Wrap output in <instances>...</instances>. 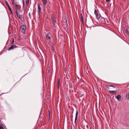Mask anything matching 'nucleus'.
Returning a JSON list of instances; mask_svg holds the SVG:
<instances>
[{
	"label": "nucleus",
	"mask_w": 129,
	"mask_h": 129,
	"mask_svg": "<svg viewBox=\"0 0 129 129\" xmlns=\"http://www.w3.org/2000/svg\"><path fill=\"white\" fill-rule=\"evenodd\" d=\"M94 13L96 16V18L98 19L100 18V15L98 13L96 9H95L94 11Z\"/></svg>",
	"instance_id": "1"
},
{
	"label": "nucleus",
	"mask_w": 129,
	"mask_h": 129,
	"mask_svg": "<svg viewBox=\"0 0 129 129\" xmlns=\"http://www.w3.org/2000/svg\"><path fill=\"white\" fill-rule=\"evenodd\" d=\"M51 18L53 20V22L54 25L55 24L56 22L55 17L54 15H52L51 16Z\"/></svg>",
	"instance_id": "2"
},
{
	"label": "nucleus",
	"mask_w": 129,
	"mask_h": 129,
	"mask_svg": "<svg viewBox=\"0 0 129 129\" xmlns=\"http://www.w3.org/2000/svg\"><path fill=\"white\" fill-rule=\"evenodd\" d=\"M21 29L22 32L24 31L26 29V27L24 25H22L21 27Z\"/></svg>",
	"instance_id": "3"
},
{
	"label": "nucleus",
	"mask_w": 129,
	"mask_h": 129,
	"mask_svg": "<svg viewBox=\"0 0 129 129\" xmlns=\"http://www.w3.org/2000/svg\"><path fill=\"white\" fill-rule=\"evenodd\" d=\"M16 13L18 17L20 19H22V18H23L22 15H21L17 13V11H16Z\"/></svg>",
	"instance_id": "4"
},
{
	"label": "nucleus",
	"mask_w": 129,
	"mask_h": 129,
	"mask_svg": "<svg viewBox=\"0 0 129 129\" xmlns=\"http://www.w3.org/2000/svg\"><path fill=\"white\" fill-rule=\"evenodd\" d=\"M16 46L15 45H13L10 47L9 49V50L13 49L14 48H16Z\"/></svg>",
	"instance_id": "5"
},
{
	"label": "nucleus",
	"mask_w": 129,
	"mask_h": 129,
	"mask_svg": "<svg viewBox=\"0 0 129 129\" xmlns=\"http://www.w3.org/2000/svg\"><path fill=\"white\" fill-rule=\"evenodd\" d=\"M37 6L38 7V9L37 10V11L39 13L41 11V8L39 4H38L37 5Z\"/></svg>",
	"instance_id": "6"
},
{
	"label": "nucleus",
	"mask_w": 129,
	"mask_h": 129,
	"mask_svg": "<svg viewBox=\"0 0 129 129\" xmlns=\"http://www.w3.org/2000/svg\"><path fill=\"white\" fill-rule=\"evenodd\" d=\"M42 1L43 3V5H46L47 3V0H41Z\"/></svg>",
	"instance_id": "7"
},
{
	"label": "nucleus",
	"mask_w": 129,
	"mask_h": 129,
	"mask_svg": "<svg viewBox=\"0 0 129 129\" xmlns=\"http://www.w3.org/2000/svg\"><path fill=\"white\" fill-rule=\"evenodd\" d=\"M78 111H77L76 112V117H75V123L76 122V121L77 119V117H78Z\"/></svg>",
	"instance_id": "8"
},
{
	"label": "nucleus",
	"mask_w": 129,
	"mask_h": 129,
	"mask_svg": "<svg viewBox=\"0 0 129 129\" xmlns=\"http://www.w3.org/2000/svg\"><path fill=\"white\" fill-rule=\"evenodd\" d=\"M46 38L47 40L49 39H50V37L47 34L46 35Z\"/></svg>",
	"instance_id": "9"
},
{
	"label": "nucleus",
	"mask_w": 129,
	"mask_h": 129,
	"mask_svg": "<svg viewBox=\"0 0 129 129\" xmlns=\"http://www.w3.org/2000/svg\"><path fill=\"white\" fill-rule=\"evenodd\" d=\"M121 97V96L119 95H117L116 97L117 99L118 100H119Z\"/></svg>",
	"instance_id": "10"
},
{
	"label": "nucleus",
	"mask_w": 129,
	"mask_h": 129,
	"mask_svg": "<svg viewBox=\"0 0 129 129\" xmlns=\"http://www.w3.org/2000/svg\"><path fill=\"white\" fill-rule=\"evenodd\" d=\"M6 4H7V5L8 7V8H9V10H11V8H10V7L9 5L8 4V2H7V1H6Z\"/></svg>",
	"instance_id": "11"
},
{
	"label": "nucleus",
	"mask_w": 129,
	"mask_h": 129,
	"mask_svg": "<svg viewBox=\"0 0 129 129\" xmlns=\"http://www.w3.org/2000/svg\"><path fill=\"white\" fill-rule=\"evenodd\" d=\"M80 17H81V19L82 20V22H83V17L82 14H80Z\"/></svg>",
	"instance_id": "12"
},
{
	"label": "nucleus",
	"mask_w": 129,
	"mask_h": 129,
	"mask_svg": "<svg viewBox=\"0 0 129 129\" xmlns=\"http://www.w3.org/2000/svg\"><path fill=\"white\" fill-rule=\"evenodd\" d=\"M116 91H110V90L109 91V92L110 93H115L116 92Z\"/></svg>",
	"instance_id": "13"
},
{
	"label": "nucleus",
	"mask_w": 129,
	"mask_h": 129,
	"mask_svg": "<svg viewBox=\"0 0 129 129\" xmlns=\"http://www.w3.org/2000/svg\"><path fill=\"white\" fill-rule=\"evenodd\" d=\"M126 98L128 100H129V93H128L126 95Z\"/></svg>",
	"instance_id": "14"
},
{
	"label": "nucleus",
	"mask_w": 129,
	"mask_h": 129,
	"mask_svg": "<svg viewBox=\"0 0 129 129\" xmlns=\"http://www.w3.org/2000/svg\"><path fill=\"white\" fill-rule=\"evenodd\" d=\"M29 0H26L25 2L26 4L28 5V4L29 2Z\"/></svg>",
	"instance_id": "15"
},
{
	"label": "nucleus",
	"mask_w": 129,
	"mask_h": 129,
	"mask_svg": "<svg viewBox=\"0 0 129 129\" xmlns=\"http://www.w3.org/2000/svg\"><path fill=\"white\" fill-rule=\"evenodd\" d=\"M0 129H4L3 127L2 126H0Z\"/></svg>",
	"instance_id": "16"
},
{
	"label": "nucleus",
	"mask_w": 129,
	"mask_h": 129,
	"mask_svg": "<svg viewBox=\"0 0 129 129\" xmlns=\"http://www.w3.org/2000/svg\"><path fill=\"white\" fill-rule=\"evenodd\" d=\"M14 0H12V4H14Z\"/></svg>",
	"instance_id": "17"
},
{
	"label": "nucleus",
	"mask_w": 129,
	"mask_h": 129,
	"mask_svg": "<svg viewBox=\"0 0 129 129\" xmlns=\"http://www.w3.org/2000/svg\"><path fill=\"white\" fill-rule=\"evenodd\" d=\"M10 12H11V13H12V14H13V12H12L11 10H11H10Z\"/></svg>",
	"instance_id": "18"
},
{
	"label": "nucleus",
	"mask_w": 129,
	"mask_h": 129,
	"mask_svg": "<svg viewBox=\"0 0 129 129\" xmlns=\"http://www.w3.org/2000/svg\"><path fill=\"white\" fill-rule=\"evenodd\" d=\"M106 1L107 2H109L110 0H106Z\"/></svg>",
	"instance_id": "19"
},
{
	"label": "nucleus",
	"mask_w": 129,
	"mask_h": 129,
	"mask_svg": "<svg viewBox=\"0 0 129 129\" xmlns=\"http://www.w3.org/2000/svg\"><path fill=\"white\" fill-rule=\"evenodd\" d=\"M126 32H127V34H128V30H126Z\"/></svg>",
	"instance_id": "20"
},
{
	"label": "nucleus",
	"mask_w": 129,
	"mask_h": 129,
	"mask_svg": "<svg viewBox=\"0 0 129 129\" xmlns=\"http://www.w3.org/2000/svg\"><path fill=\"white\" fill-rule=\"evenodd\" d=\"M49 116H50V112L49 111Z\"/></svg>",
	"instance_id": "21"
},
{
	"label": "nucleus",
	"mask_w": 129,
	"mask_h": 129,
	"mask_svg": "<svg viewBox=\"0 0 129 129\" xmlns=\"http://www.w3.org/2000/svg\"><path fill=\"white\" fill-rule=\"evenodd\" d=\"M24 1H23V4L24 5Z\"/></svg>",
	"instance_id": "22"
},
{
	"label": "nucleus",
	"mask_w": 129,
	"mask_h": 129,
	"mask_svg": "<svg viewBox=\"0 0 129 129\" xmlns=\"http://www.w3.org/2000/svg\"><path fill=\"white\" fill-rule=\"evenodd\" d=\"M29 15H30V13L29 14Z\"/></svg>",
	"instance_id": "23"
},
{
	"label": "nucleus",
	"mask_w": 129,
	"mask_h": 129,
	"mask_svg": "<svg viewBox=\"0 0 129 129\" xmlns=\"http://www.w3.org/2000/svg\"><path fill=\"white\" fill-rule=\"evenodd\" d=\"M58 85H59V83H58Z\"/></svg>",
	"instance_id": "24"
},
{
	"label": "nucleus",
	"mask_w": 129,
	"mask_h": 129,
	"mask_svg": "<svg viewBox=\"0 0 129 129\" xmlns=\"http://www.w3.org/2000/svg\"><path fill=\"white\" fill-rule=\"evenodd\" d=\"M110 86V87H112V86Z\"/></svg>",
	"instance_id": "25"
}]
</instances>
